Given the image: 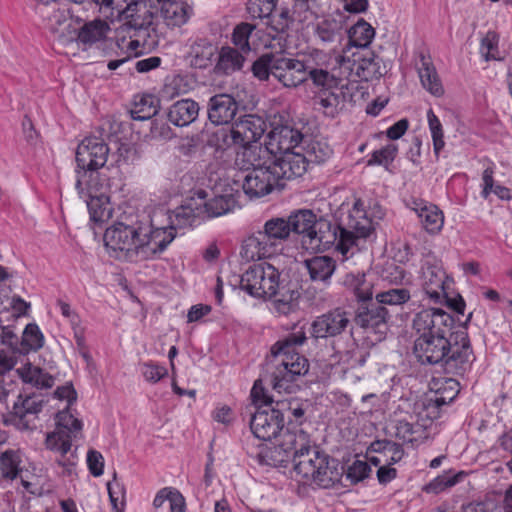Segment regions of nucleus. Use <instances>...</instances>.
<instances>
[{"label":"nucleus","instance_id":"nucleus-1","mask_svg":"<svg viewBox=\"0 0 512 512\" xmlns=\"http://www.w3.org/2000/svg\"><path fill=\"white\" fill-rule=\"evenodd\" d=\"M174 238L173 230L159 228L153 217L142 214L107 228L104 244L116 258L138 262L159 257Z\"/></svg>","mask_w":512,"mask_h":512},{"label":"nucleus","instance_id":"nucleus-2","mask_svg":"<svg viewBox=\"0 0 512 512\" xmlns=\"http://www.w3.org/2000/svg\"><path fill=\"white\" fill-rule=\"evenodd\" d=\"M374 235L372 220L368 218L364 202L357 199L349 211L347 222L341 225H332L328 221H318L308 239L302 241L307 250H327L336 245V250L346 259L353 249L361 250L366 241Z\"/></svg>","mask_w":512,"mask_h":512},{"label":"nucleus","instance_id":"nucleus-3","mask_svg":"<svg viewBox=\"0 0 512 512\" xmlns=\"http://www.w3.org/2000/svg\"><path fill=\"white\" fill-rule=\"evenodd\" d=\"M307 340L305 325L295 323L292 332L272 345L267 363V381L275 392H294L298 388L297 380L307 374L309 362L300 353V348Z\"/></svg>","mask_w":512,"mask_h":512},{"label":"nucleus","instance_id":"nucleus-4","mask_svg":"<svg viewBox=\"0 0 512 512\" xmlns=\"http://www.w3.org/2000/svg\"><path fill=\"white\" fill-rule=\"evenodd\" d=\"M413 352L422 364L440 365L447 372L463 375L474 360L468 334L464 330L453 336L414 340Z\"/></svg>","mask_w":512,"mask_h":512},{"label":"nucleus","instance_id":"nucleus-5","mask_svg":"<svg viewBox=\"0 0 512 512\" xmlns=\"http://www.w3.org/2000/svg\"><path fill=\"white\" fill-rule=\"evenodd\" d=\"M155 14L143 2L131 1L120 18L130 33L127 48L135 55L155 49L160 42V33L155 24Z\"/></svg>","mask_w":512,"mask_h":512},{"label":"nucleus","instance_id":"nucleus-6","mask_svg":"<svg viewBox=\"0 0 512 512\" xmlns=\"http://www.w3.org/2000/svg\"><path fill=\"white\" fill-rule=\"evenodd\" d=\"M292 463L297 476L320 487L329 488L340 480L341 472L336 460L320 451L316 445L300 453Z\"/></svg>","mask_w":512,"mask_h":512},{"label":"nucleus","instance_id":"nucleus-7","mask_svg":"<svg viewBox=\"0 0 512 512\" xmlns=\"http://www.w3.org/2000/svg\"><path fill=\"white\" fill-rule=\"evenodd\" d=\"M279 270L267 262H260L249 266L241 275L234 276V287L237 285L241 290L254 298L271 299L283 282L280 279Z\"/></svg>","mask_w":512,"mask_h":512},{"label":"nucleus","instance_id":"nucleus-8","mask_svg":"<svg viewBox=\"0 0 512 512\" xmlns=\"http://www.w3.org/2000/svg\"><path fill=\"white\" fill-rule=\"evenodd\" d=\"M313 445L315 444L310 434L302 427H287L279 435L278 444L266 453V457L270 461L269 464L286 467L290 461H294V458L300 453H305Z\"/></svg>","mask_w":512,"mask_h":512},{"label":"nucleus","instance_id":"nucleus-9","mask_svg":"<svg viewBox=\"0 0 512 512\" xmlns=\"http://www.w3.org/2000/svg\"><path fill=\"white\" fill-rule=\"evenodd\" d=\"M266 122L258 115L247 114L237 119L229 129L220 130L217 135L222 146H244L258 142L266 131Z\"/></svg>","mask_w":512,"mask_h":512},{"label":"nucleus","instance_id":"nucleus-10","mask_svg":"<svg viewBox=\"0 0 512 512\" xmlns=\"http://www.w3.org/2000/svg\"><path fill=\"white\" fill-rule=\"evenodd\" d=\"M454 318L441 308H426L415 314L412 329L415 340L433 339L440 336H453Z\"/></svg>","mask_w":512,"mask_h":512},{"label":"nucleus","instance_id":"nucleus-11","mask_svg":"<svg viewBox=\"0 0 512 512\" xmlns=\"http://www.w3.org/2000/svg\"><path fill=\"white\" fill-rule=\"evenodd\" d=\"M420 280L428 298L435 303L442 302L450 282L441 261L432 253L425 254L421 260Z\"/></svg>","mask_w":512,"mask_h":512},{"label":"nucleus","instance_id":"nucleus-12","mask_svg":"<svg viewBox=\"0 0 512 512\" xmlns=\"http://www.w3.org/2000/svg\"><path fill=\"white\" fill-rule=\"evenodd\" d=\"M35 11L41 18L45 29L61 41L68 39L71 21L69 11L64 4L60 2L36 4Z\"/></svg>","mask_w":512,"mask_h":512},{"label":"nucleus","instance_id":"nucleus-13","mask_svg":"<svg viewBox=\"0 0 512 512\" xmlns=\"http://www.w3.org/2000/svg\"><path fill=\"white\" fill-rule=\"evenodd\" d=\"M347 330H352L350 314L341 308L316 317L311 324V335L316 339L336 337Z\"/></svg>","mask_w":512,"mask_h":512},{"label":"nucleus","instance_id":"nucleus-14","mask_svg":"<svg viewBox=\"0 0 512 512\" xmlns=\"http://www.w3.org/2000/svg\"><path fill=\"white\" fill-rule=\"evenodd\" d=\"M72 436L64 429H55L47 433L45 447L56 454V463L63 467L67 474H72L78 457L76 449L72 450Z\"/></svg>","mask_w":512,"mask_h":512},{"label":"nucleus","instance_id":"nucleus-15","mask_svg":"<svg viewBox=\"0 0 512 512\" xmlns=\"http://www.w3.org/2000/svg\"><path fill=\"white\" fill-rule=\"evenodd\" d=\"M250 428L255 437L263 441H270L280 435L284 422L276 405L258 407L251 417Z\"/></svg>","mask_w":512,"mask_h":512},{"label":"nucleus","instance_id":"nucleus-16","mask_svg":"<svg viewBox=\"0 0 512 512\" xmlns=\"http://www.w3.org/2000/svg\"><path fill=\"white\" fill-rule=\"evenodd\" d=\"M282 250L273 237L261 228L243 240L240 254L247 261H255L270 258Z\"/></svg>","mask_w":512,"mask_h":512},{"label":"nucleus","instance_id":"nucleus-17","mask_svg":"<svg viewBox=\"0 0 512 512\" xmlns=\"http://www.w3.org/2000/svg\"><path fill=\"white\" fill-rule=\"evenodd\" d=\"M279 176L272 165H264L252 168L243 178V191L249 197L260 198L270 192L278 185Z\"/></svg>","mask_w":512,"mask_h":512},{"label":"nucleus","instance_id":"nucleus-18","mask_svg":"<svg viewBox=\"0 0 512 512\" xmlns=\"http://www.w3.org/2000/svg\"><path fill=\"white\" fill-rule=\"evenodd\" d=\"M43 401L34 396H26L13 406V412L4 416V424L12 425L20 431L32 430L35 427L37 414L42 410Z\"/></svg>","mask_w":512,"mask_h":512},{"label":"nucleus","instance_id":"nucleus-19","mask_svg":"<svg viewBox=\"0 0 512 512\" xmlns=\"http://www.w3.org/2000/svg\"><path fill=\"white\" fill-rule=\"evenodd\" d=\"M304 136L298 130L288 125L274 127L267 135L265 146L270 155L276 156L288 151L302 150Z\"/></svg>","mask_w":512,"mask_h":512},{"label":"nucleus","instance_id":"nucleus-20","mask_svg":"<svg viewBox=\"0 0 512 512\" xmlns=\"http://www.w3.org/2000/svg\"><path fill=\"white\" fill-rule=\"evenodd\" d=\"M307 60L277 56L273 78L286 88H296L307 81Z\"/></svg>","mask_w":512,"mask_h":512},{"label":"nucleus","instance_id":"nucleus-21","mask_svg":"<svg viewBox=\"0 0 512 512\" xmlns=\"http://www.w3.org/2000/svg\"><path fill=\"white\" fill-rule=\"evenodd\" d=\"M108 145L98 137H86L76 150V163L79 168L92 167L101 169L107 162Z\"/></svg>","mask_w":512,"mask_h":512},{"label":"nucleus","instance_id":"nucleus-22","mask_svg":"<svg viewBox=\"0 0 512 512\" xmlns=\"http://www.w3.org/2000/svg\"><path fill=\"white\" fill-rule=\"evenodd\" d=\"M328 56L321 50H313L307 59V80L320 89H334L339 87V78L328 71Z\"/></svg>","mask_w":512,"mask_h":512},{"label":"nucleus","instance_id":"nucleus-23","mask_svg":"<svg viewBox=\"0 0 512 512\" xmlns=\"http://www.w3.org/2000/svg\"><path fill=\"white\" fill-rule=\"evenodd\" d=\"M75 173V189L81 199H89L105 192L107 177L100 172V169L77 166Z\"/></svg>","mask_w":512,"mask_h":512},{"label":"nucleus","instance_id":"nucleus-24","mask_svg":"<svg viewBox=\"0 0 512 512\" xmlns=\"http://www.w3.org/2000/svg\"><path fill=\"white\" fill-rule=\"evenodd\" d=\"M408 207L416 213L421 226L428 234L440 233L444 225V214L438 206L423 199L412 198Z\"/></svg>","mask_w":512,"mask_h":512},{"label":"nucleus","instance_id":"nucleus-25","mask_svg":"<svg viewBox=\"0 0 512 512\" xmlns=\"http://www.w3.org/2000/svg\"><path fill=\"white\" fill-rule=\"evenodd\" d=\"M271 160L279 180H291L300 177L305 173L308 166L306 158L300 149L272 156Z\"/></svg>","mask_w":512,"mask_h":512},{"label":"nucleus","instance_id":"nucleus-26","mask_svg":"<svg viewBox=\"0 0 512 512\" xmlns=\"http://www.w3.org/2000/svg\"><path fill=\"white\" fill-rule=\"evenodd\" d=\"M314 36L323 45L336 51L346 39V28L341 17H326L314 27Z\"/></svg>","mask_w":512,"mask_h":512},{"label":"nucleus","instance_id":"nucleus-27","mask_svg":"<svg viewBox=\"0 0 512 512\" xmlns=\"http://www.w3.org/2000/svg\"><path fill=\"white\" fill-rule=\"evenodd\" d=\"M447 384L450 387L449 396H443V393H433L425 399L421 409L417 412L418 418L422 423H427V426L440 417L442 407L450 404L459 393V383L456 380H449Z\"/></svg>","mask_w":512,"mask_h":512},{"label":"nucleus","instance_id":"nucleus-28","mask_svg":"<svg viewBox=\"0 0 512 512\" xmlns=\"http://www.w3.org/2000/svg\"><path fill=\"white\" fill-rule=\"evenodd\" d=\"M238 102L229 94H217L208 102V119L215 125L230 123L237 114Z\"/></svg>","mask_w":512,"mask_h":512},{"label":"nucleus","instance_id":"nucleus-29","mask_svg":"<svg viewBox=\"0 0 512 512\" xmlns=\"http://www.w3.org/2000/svg\"><path fill=\"white\" fill-rule=\"evenodd\" d=\"M239 147L240 150L237 151L235 158V165L239 170L247 173L251 171L252 168L273 164V161L271 160L272 155H270L266 146L250 144Z\"/></svg>","mask_w":512,"mask_h":512},{"label":"nucleus","instance_id":"nucleus-30","mask_svg":"<svg viewBox=\"0 0 512 512\" xmlns=\"http://www.w3.org/2000/svg\"><path fill=\"white\" fill-rule=\"evenodd\" d=\"M275 405L281 413L283 421L287 418V427H301L307 422L306 413L311 407L308 400L291 397L276 400Z\"/></svg>","mask_w":512,"mask_h":512},{"label":"nucleus","instance_id":"nucleus-31","mask_svg":"<svg viewBox=\"0 0 512 512\" xmlns=\"http://www.w3.org/2000/svg\"><path fill=\"white\" fill-rule=\"evenodd\" d=\"M388 317V310L376 302L360 311L356 316V322L367 331L383 336L388 330Z\"/></svg>","mask_w":512,"mask_h":512},{"label":"nucleus","instance_id":"nucleus-32","mask_svg":"<svg viewBox=\"0 0 512 512\" xmlns=\"http://www.w3.org/2000/svg\"><path fill=\"white\" fill-rule=\"evenodd\" d=\"M202 219L204 218L199 201L197 199H190L187 203L173 211V216H170L171 225L169 227H158L165 228L168 231L173 230V233L176 236L175 230L177 228L196 226Z\"/></svg>","mask_w":512,"mask_h":512},{"label":"nucleus","instance_id":"nucleus-33","mask_svg":"<svg viewBox=\"0 0 512 512\" xmlns=\"http://www.w3.org/2000/svg\"><path fill=\"white\" fill-rule=\"evenodd\" d=\"M416 69L423 88L433 96L441 97L444 94V88L431 57L420 52L416 61Z\"/></svg>","mask_w":512,"mask_h":512},{"label":"nucleus","instance_id":"nucleus-34","mask_svg":"<svg viewBox=\"0 0 512 512\" xmlns=\"http://www.w3.org/2000/svg\"><path fill=\"white\" fill-rule=\"evenodd\" d=\"M301 293L298 289L297 284L287 283L280 284V288L277 289L272 302L273 310L278 315L288 316L299 310V300Z\"/></svg>","mask_w":512,"mask_h":512},{"label":"nucleus","instance_id":"nucleus-35","mask_svg":"<svg viewBox=\"0 0 512 512\" xmlns=\"http://www.w3.org/2000/svg\"><path fill=\"white\" fill-rule=\"evenodd\" d=\"M315 109L327 117L334 118L345 105V93L341 88L319 89L313 98Z\"/></svg>","mask_w":512,"mask_h":512},{"label":"nucleus","instance_id":"nucleus-36","mask_svg":"<svg viewBox=\"0 0 512 512\" xmlns=\"http://www.w3.org/2000/svg\"><path fill=\"white\" fill-rule=\"evenodd\" d=\"M312 282L327 285L336 270V261L327 255H315L303 261Z\"/></svg>","mask_w":512,"mask_h":512},{"label":"nucleus","instance_id":"nucleus-37","mask_svg":"<svg viewBox=\"0 0 512 512\" xmlns=\"http://www.w3.org/2000/svg\"><path fill=\"white\" fill-rule=\"evenodd\" d=\"M246 54L231 46L220 48L214 66V73L218 76H230L244 67Z\"/></svg>","mask_w":512,"mask_h":512},{"label":"nucleus","instance_id":"nucleus-38","mask_svg":"<svg viewBox=\"0 0 512 512\" xmlns=\"http://www.w3.org/2000/svg\"><path fill=\"white\" fill-rule=\"evenodd\" d=\"M198 201L201 206L203 218L219 217L232 212L237 205V200L233 194L218 195L206 201V193L201 190L197 192Z\"/></svg>","mask_w":512,"mask_h":512},{"label":"nucleus","instance_id":"nucleus-39","mask_svg":"<svg viewBox=\"0 0 512 512\" xmlns=\"http://www.w3.org/2000/svg\"><path fill=\"white\" fill-rule=\"evenodd\" d=\"M199 114V105L192 99H182L173 103L168 111V121L177 126L185 127L193 123Z\"/></svg>","mask_w":512,"mask_h":512},{"label":"nucleus","instance_id":"nucleus-40","mask_svg":"<svg viewBox=\"0 0 512 512\" xmlns=\"http://www.w3.org/2000/svg\"><path fill=\"white\" fill-rule=\"evenodd\" d=\"M192 7L184 0H171L162 4L160 16L168 27L184 25L192 14Z\"/></svg>","mask_w":512,"mask_h":512},{"label":"nucleus","instance_id":"nucleus-41","mask_svg":"<svg viewBox=\"0 0 512 512\" xmlns=\"http://www.w3.org/2000/svg\"><path fill=\"white\" fill-rule=\"evenodd\" d=\"M16 373L23 383L36 389H49L54 385V377L42 368L30 362L16 369Z\"/></svg>","mask_w":512,"mask_h":512},{"label":"nucleus","instance_id":"nucleus-42","mask_svg":"<svg viewBox=\"0 0 512 512\" xmlns=\"http://www.w3.org/2000/svg\"><path fill=\"white\" fill-rule=\"evenodd\" d=\"M216 47L207 38H199L195 40L188 53L190 65L194 68L205 69L216 54Z\"/></svg>","mask_w":512,"mask_h":512},{"label":"nucleus","instance_id":"nucleus-43","mask_svg":"<svg viewBox=\"0 0 512 512\" xmlns=\"http://www.w3.org/2000/svg\"><path fill=\"white\" fill-rule=\"evenodd\" d=\"M22 455L19 450L7 449L0 454V480L12 482L23 471Z\"/></svg>","mask_w":512,"mask_h":512},{"label":"nucleus","instance_id":"nucleus-44","mask_svg":"<svg viewBox=\"0 0 512 512\" xmlns=\"http://www.w3.org/2000/svg\"><path fill=\"white\" fill-rule=\"evenodd\" d=\"M356 75L365 81H370L381 76L378 58L371 52L366 55L353 54V63L350 68Z\"/></svg>","mask_w":512,"mask_h":512},{"label":"nucleus","instance_id":"nucleus-45","mask_svg":"<svg viewBox=\"0 0 512 512\" xmlns=\"http://www.w3.org/2000/svg\"><path fill=\"white\" fill-rule=\"evenodd\" d=\"M346 34L348 42L341 48L342 52H345L346 48L350 46L356 48L368 47L375 36V30L365 20H359L349 30L346 29Z\"/></svg>","mask_w":512,"mask_h":512},{"label":"nucleus","instance_id":"nucleus-46","mask_svg":"<svg viewBox=\"0 0 512 512\" xmlns=\"http://www.w3.org/2000/svg\"><path fill=\"white\" fill-rule=\"evenodd\" d=\"M289 230L302 235V241L308 239V235L317 225V216L311 210H298L292 213L288 218Z\"/></svg>","mask_w":512,"mask_h":512},{"label":"nucleus","instance_id":"nucleus-47","mask_svg":"<svg viewBox=\"0 0 512 512\" xmlns=\"http://www.w3.org/2000/svg\"><path fill=\"white\" fill-rule=\"evenodd\" d=\"M108 29L107 23L103 20L87 22L79 29L77 41L84 46H92L106 37Z\"/></svg>","mask_w":512,"mask_h":512},{"label":"nucleus","instance_id":"nucleus-48","mask_svg":"<svg viewBox=\"0 0 512 512\" xmlns=\"http://www.w3.org/2000/svg\"><path fill=\"white\" fill-rule=\"evenodd\" d=\"M344 286L357 297L359 301L371 300L373 296V285L366 279L363 273H348L343 280Z\"/></svg>","mask_w":512,"mask_h":512},{"label":"nucleus","instance_id":"nucleus-49","mask_svg":"<svg viewBox=\"0 0 512 512\" xmlns=\"http://www.w3.org/2000/svg\"><path fill=\"white\" fill-rule=\"evenodd\" d=\"M44 345V335L36 323L26 325L20 342L19 355H26L29 352H37Z\"/></svg>","mask_w":512,"mask_h":512},{"label":"nucleus","instance_id":"nucleus-50","mask_svg":"<svg viewBox=\"0 0 512 512\" xmlns=\"http://www.w3.org/2000/svg\"><path fill=\"white\" fill-rule=\"evenodd\" d=\"M395 435L397 438L408 443L422 442L426 436L427 423H411L406 420H399L396 424Z\"/></svg>","mask_w":512,"mask_h":512},{"label":"nucleus","instance_id":"nucleus-51","mask_svg":"<svg viewBox=\"0 0 512 512\" xmlns=\"http://www.w3.org/2000/svg\"><path fill=\"white\" fill-rule=\"evenodd\" d=\"M83 200L86 202L91 221L94 223H103L110 218L111 207L109 205V198L106 196L105 192Z\"/></svg>","mask_w":512,"mask_h":512},{"label":"nucleus","instance_id":"nucleus-52","mask_svg":"<svg viewBox=\"0 0 512 512\" xmlns=\"http://www.w3.org/2000/svg\"><path fill=\"white\" fill-rule=\"evenodd\" d=\"M302 143L306 144L302 146V152L306 158L307 164L309 162L322 163L333 154V150L326 142L318 140L306 141L303 139Z\"/></svg>","mask_w":512,"mask_h":512},{"label":"nucleus","instance_id":"nucleus-53","mask_svg":"<svg viewBox=\"0 0 512 512\" xmlns=\"http://www.w3.org/2000/svg\"><path fill=\"white\" fill-rule=\"evenodd\" d=\"M159 99L154 95L147 94L135 101L131 110V116L134 120H148L158 112Z\"/></svg>","mask_w":512,"mask_h":512},{"label":"nucleus","instance_id":"nucleus-54","mask_svg":"<svg viewBox=\"0 0 512 512\" xmlns=\"http://www.w3.org/2000/svg\"><path fill=\"white\" fill-rule=\"evenodd\" d=\"M267 19H269V24L274 31L278 33L286 32L293 22V16L290 11V0H281L278 3L277 12H273Z\"/></svg>","mask_w":512,"mask_h":512},{"label":"nucleus","instance_id":"nucleus-55","mask_svg":"<svg viewBox=\"0 0 512 512\" xmlns=\"http://www.w3.org/2000/svg\"><path fill=\"white\" fill-rule=\"evenodd\" d=\"M289 221L283 217H272L267 220L262 228L273 237L274 241L283 248V244L290 237Z\"/></svg>","mask_w":512,"mask_h":512},{"label":"nucleus","instance_id":"nucleus-56","mask_svg":"<svg viewBox=\"0 0 512 512\" xmlns=\"http://www.w3.org/2000/svg\"><path fill=\"white\" fill-rule=\"evenodd\" d=\"M411 295L406 288H391L379 293H376V302L383 305L397 306L402 305L409 301Z\"/></svg>","mask_w":512,"mask_h":512},{"label":"nucleus","instance_id":"nucleus-57","mask_svg":"<svg viewBox=\"0 0 512 512\" xmlns=\"http://www.w3.org/2000/svg\"><path fill=\"white\" fill-rule=\"evenodd\" d=\"M255 29V26L250 23H241L237 25L232 33L231 41L234 44V48L238 51L248 55L251 51L249 38Z\"/></svg>","mask_w":512,"mask_h":512},{"label":"nucleus","instance_id":"nucleus-58","mask_svg":"<svg viewBox=\"0 0 512 512\" xmlns=\"http://www.w3.org/2000/svg\"><path fill=\"white\" fill-rule=\"evenodd\" d=\"M427 121L433 141V150L438 158L440 152L445 147L443 126L432 109L427 111Z\"/></svg>","mask_w":512,"mask_h":512},{"label":"nucleus","instance_id":"nucleus-59","mask_svg":"<svg viewBox=\"0 0 512 512\" xmlns=\"http://www.w3.org/2000/svg\"><path fill=\"white\" fill-rule=\"evenodd\" d=\"M398 153V147L395 144H387L386 146L374 150L371 153L369 160L367 161L368 166L379 165L388 169L389 166L393 163Z\"/></svg>","mask_w":512,"mask_h":512},{"label":"nucleus","instance_id":"nucleus-60","mask_svg":"<svg viewBox=\"0 0 512 512\" xmlns=\"http://www.w3.org/2000/svg\"><path fill=\"white\" fill-rule=\"evenodd\" d=\"M281 0H248L247 11L252 18H268L277 12Z\"/></svg>","mask_w":512,"mask_h":512},{"label":"nucleus","instance_id":"nucleus-61","mask_svg":"<svg viewBox=\"0 0 512 512\" xmlns=\"http://www.w3.org/2000/svg\"><path fill=\"white\" fill-rule=\"evenodd\" d=\"M277 56L264 54L258 58L251 67L254 77L260 81H267L272 76Z\"/></svg>","mask_w":512,"mask_h":512},{"label":"nucleus","instance_id":"nucleus-62","mask_svg":"<svg viewBox=\"0 0 512 512\" xmlns=\"http://www.w3.org/2000/svg\"><path fill=\"white\" fill-rule=\"evenodd\" d=\"M464 477L463 472L457 474H443L433 479L425 488L427 492L438 494L447 488L459 483Z\"/></svg>","mask_w":512,"mask_h":512},{"label":"nucleus","instance_id":"nucleus-63","mask_svg":"<svg viewBox=\"0 0 512 512\" xmlns=\"http://www.w3.org/2000/svg\"><path fill=\"white\" fill-rule=\"evenodd\" d=\"M56 429H64L72 438H75L77 433L82 429V422L75 418L69 411L63 410L56 415Z\"/></svg>","mask_w":512,"mask_h":512},{"label":"nucleus","instance_id":"nucleus-64","mask_svg":"<svg viewBox=\"0 0 512 512\" xmlns=\"http://www.w3.org/2000/svg\"><path fill=\"white\" fill-rule=\"evenodd\" d=\"M499 38L495 32L489 31L481 40L480 53L486 61L502 60L498 52Z\"/></svg>","mask_w":512,"mask_h":512}]
</instances>
